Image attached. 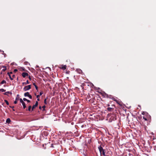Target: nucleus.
<instances>
[{
    "instance_id": "1",
    "label": "nucleus",
    "mask_w": 156,
    "mask_h": 156,
    "mask_svg": "<svg viewBox=\"0 0 156 156\" xmlns=\"http://www.w3.org/2000/svg\"><path fill=\"white\" fill-rule=\"evenodd\" d=\"M98 148L100 152L101 156H102L101 154H102L103 155H105V150L101 146H99L98 147Z\"/></svg>"
},
{
    "instance_id": "2",
    "label": "nucleus",
    "mask_w": 156,
    "mask_h": 156,
    "mask_svg": "<svg viewBox=\"0 0 156 156\" xmlns=\"http://www.w3.org/2000/svg\"><path fill=\"white\" fill-rule=\"evenodd\" d=\"M31 88V85H28L27 86H25L23 88V90L24 91H26L29 90Z\"/></svg>"
},
{
    "instance_id": "3",
    "label": "nucleus",
    "mask_w": 156,
    "mask_h": 156,
    "mask_svg": "<svg viewBox=\"0 0 156 156\" xmlns=\"http://www.w3.org/2000/svg\"><path fill=\"white\" fill-rule=\"evenodd\" d=\"M19 100L20 102L22 104L23 106V108L25 109V108H26V105L25 103L23 101V100H22V98H20L19 99Z\"/></svg>"
},
{
    "instance_id": "4",
    "label": "nucleus",
    "mask_w": 156,
    "mask_h": 156,
    "mask_svg": "<svg viewBox=\"0 0 156 156\" xmlns=\"http://www.w3.org/2000/svg\"><path fill=\"white\" fill-rule=\"evenodd\" d=\"M117 117L116 115L115 114H112L111 116L110 119L114 121L116 119Z\"/></svg>"
},
{
    "instance_id": "5",
    "label": "nucleus",
    "mask_w": 156,
    "mask_h": 156,
    "mask_svg": "<svg viewBox=\"0 0 156 156\" xmlns=\"http://www.w3.org/2000/svg\"><path fill=\"white\" fill-rule=\"evenodd\" d=\"M24 96L25 97H28L30 99H32V97L31 95L29 94V93L28 92H27L24 93Z\"/></svg>"
},
{
    "instance_id": "6",
    "label": "nucleus",
    "mask_w": 156,
    "mask_h": 156,
    "mask_svg": "<svg viewBox=\"0 0 156 156\" xmlns=\"http://www.w3.org/2000/svg\"><path fill=\"white\" fill-rule=\"evenodd\" d=\"M38 101H36L35 104L34 105H33L32 107V110H31L32 111H33L34 110V109L35 108L38 106Z\"/></svg>"
},
{
    "instance_id": "7",
    "label": "nucleus",
    "mask_w": 156,
    "mask_h": 156,
    "mask_svg": "<svg viewBox=\"0 0 156 156\" xmlns=\"http://www.w3.org/2000/svg\"><path fill=\"white\" fill-rule=\"evenodd\" d=\"M22 76L24 78L26 76H28V74L26 73H22Z\"/></svg>"
},
{
    "instance_id": "8",
    "label": "nucleus",
    "mask_w": 156,
    "mask_h": 156,
    "mask_svg": "<svg viewBox=\"0 0 156 156\" xmlns=\"http://www.w3.org/2000/svg\"><path fill=\"white\" fill-rule=\"evenodd\" d=\"M107 109L108 111L109 112H112L114 108H113L109 107L107 108Z\"/></svg>"
},
{
    "instance_id": "9",
    "label": "nucleus",
    "mask_w": 156,
    "mask_h": 156,
    "mask_svg": "<svg viewBox=\"0 0 156 156\" xmlns=\"http://www.w3.org/2000/svg\"><path fill=\"white\" fill-rule=\"evenodd\" d=\"M0 52H1L2 54L4 55V58L6 57V55L5 53H4V51H3L0 50Z\"/></svg>"
},
{
    "instance_id": "10",
    "label": "nucleus",
    "mask_w": 156,
    "mask_h": 156,
    "mask_svg": "<svg viewBox=\"0 0 156 156\" xmlns=\"http://www.w3.org/2000/svg\"><path fill=\"white\" fill-rule=\"evenodd\" d=\"M12 94V93L11 92H10L9 91H7L6 92H5V93H3L5 95H6L8 96V94Z\"/></svg>"
},
{
    "instance_id": "11",
    "label": "nucleus",
    "mask_w": 156,
    "mask_h": 156,
    "mask_svg": "<svg viewBox=\"0 0 156 156\" xmlns=\"http://www.w3.org/2000/svg\"><path fill=\"white\" fill-rule=\"evenodd\" d=\"M66 66L65 65L64 66L63 65H61V68L62 69H66Z\"/></svg>"
},
{
    "instance_id": "12",
    "label": "nucleus",
    "mask_w": 156,
    "mask_h": 156,
    "mask_svg": "<svg viewBox=\"0 0 156 156\" xmlns=\"http://www.w3.org/2000/svg\"><path fill=\"white\" fill-rule=\"evenodd\" d=\"M76 71L79 74H81L82 73V71L80 69H77Z\"/></svg>"
},
{
    "instance_id": "13",
    "label": "nucleus",
    "mask_w": 156,
    "mask_h": 156,
    "mask_svg": "<svg viewBox=\"0 0 156 156\" xmlns=\"http://www.w3.org/2000/svg\"><path fill=\"white\" fill-rule=\"evenodd\" d=\"M29 83L28 80H27L26 82H23V83H22V84H23V85H27V84H29Z\"/></svg>"
},
{
    "instance_id": "14",
    "label": "nucleus",
    "mask_w": 156,
    "mask_h": 156,
    "mask_svg": "<svg viewBox=\"0 0 156 156\" xmlns=\"http://www.w3.org/2000/svg\"><path fill=\"white\" fill-rule=\"evenodd\" d=\"M11 122V120L9 118H8L6 120L7 123H9Z\"/></svg>"
},
{
    "instance_id": "15",
    "label": "nucleus",
    "mask_w": 156,
    "mask_h": 156,
    "mask_svg": "<svg viewBox=\"0 0 156 156\" xmlns=\"http://www.w3.org/2000/svg\"><path fill=\"white\" fill-rule=\"evenodd\" d=\"M7 74H8V75L10 80H13V78L11 77V75L10 74V73H8Z\"/></svg>"
},
{
    "instance_id": "16",
    "label": "nucleus",
    "mask_w": 156,
    "mask_h": 156,
    "mask_svg": "<svg viewBox=\"0 0 156 156\" xmlns=\"http://www.w3.org/2000/svg\"><path fill=\"white\" fill-rule=\"evenodd\" d=\"M112 100H113L114 101H115L118 104H119L120 105V104L119 103V101H117V100H116L115 98H112Z\"/></svg>"
},
{
    "instance_id": "17",
    "label": "nucleus",
    "mask_w": 156,
    "mask_h": 156,
    "mask_svg": "<svg viewBox=\"0 0 156 156\" xmlns=\"http://www.w3.org/2000/svg\"><path fill=\"white\" fill-rule=\"evenodd\" d=\"M6 82L5 80H3L1 83V84H3L4 83H6Z\"/></svg>"
},
{
    "instance_id": "18",
    "label": "nucleus",
    "mask_w": 156,
    "mask_h": 156,
    "mask_svg": "<svg viewBox=\"0 0 156 156\" xmlns=\"http://www.w3.org/2000/svg\"><path fill=\"white\" fill-rule=\"evenodd\" d=\"M31 105H30L29 107H28V110L29 111H31Z\"/></svg>"
},
{
    "instance_id": "19",
    "label": "nucleus",
    "mask_w": 156,
    "mask_h": 156,
    "mask_svg": "<svg viewBox=\"0 0 156 156\" xmlns=\"http://www.w3.org/2000/svg\"><path fill=\"white\" fill-rule=\"evenodd\" d=\"M5 90L4 89L2 88L0 89V91H1L2 92H5Z\"/></svg>"
},
{
    "instance_id": "20",
    "label": "nucleus",
    "mask_w": 156,
    "mask_h": 156,
    "mask_svg": "<svg viewBox=\"0 0 156 156\" xmlns=\"http://www.w3.org/2000/svg\"><path fill=\"white\" fill-rule=\"evenodd\" d=\"M4 101L7 105H9V103L7 100H5Z\"/></svg>"
},
{
    "instance_id": "21",
    "label": "nucleus",
    "mask_w": 156,
    "mask_h": 156,
    "mask_svg": "<svg viewBox=\"0 0 156 156\" xmlns=\"http://www.w3.org/2000/svg\"><path fill=\"white\" fill-rule=\"evenodd\" d=\"M46 107V106L45 105L43 106L42 107V108H43V111H44L45 110V108Z\"/></svg>"
},
{
    "instance_id": "22",
    "label": "nucleus",
    "mask_w": 156,
    "mask_h": 156,
    "mask_svg": "<svg viewBox=\"0 0 156 156\" xmlns=\"http://www.w3.org/2000/svg\"><path fill=\"white\" fill-rule=\"evenodd\" d=\"M143 119L145 120V121H147V118L145 117V116H143Z\"/></svg>"
},
{
    "instance_id": "23",
    "label": "nucleus",
    "mask_w": 156,
    "mask_h": 156,
    "mask_svg": "<svg viewBox=\"0 0 156 156\" xmlns=\"http://www.w3.org/2000/svg\"><path fill=\"white\" fill-rule=\"evenodd\" d=\"M29 63L28 62H24V64H25V65H27V64H28Z\"/></svg>"
},
{
    "instance_id": "24",
    "label": "nucleus",
    "mask_w": 156,
    "mask_h": 156,
    "mask_svg": "<svg viewBox=\"0 0 156 156\" xmlns=\"http://www.w3.org/2000/svg\"><path fill=\"white\" fill-rule=\"evenodd\" d=\"M6 69H6V68H5V69H3L2 70V71L4 72V71H5L6 70Z\"/></svg>"
},
{
    "instance_id": "25",
    "label": "nucleus",
    "mask_w": 156,
    "mask_h": 156,
    "mask_svg": "<svg viewBox=\"0 0 156 156\" xmlns=\"http://www.w3.org/2000/svg\"><path fill=\"white\" fill-rule=\"evenodd\" d=\"M85 86V84L84 83H83L82 84L81 86L83 87Z\"/></svg>"
},
{
    "instance_id": "26",
    "label": "nucleus",
    "mask_w": 156,
    "mask_h": 156,
    "mask_svg": "<svg viewBox=\"0 0 156 156\" xmlns=\"http://www.w3.org/2000/svg\"><path fill=\"white\" fill-rule=\"evenodd\" d=\"M43 92L41 91L40 92V94L39 95H40V96H41L43 94Z\"/></svg>"
},
{
    "instance_id": "27",
    "label": "nucleus",
    "mask_w": 156,
    "mask_h": 156,
    "mask_svg": "<svg viewBox=\"0 0 156 156\" xmlns=\"http://www.w3.org/2000/svg\"><path fill=\"white\" fill-rule=\"evenodd\" d=\"M44 103L45 104H47V102H46V99H45L44 100Z\"/></svg>"
},
{
    "instance_id": "28",
    "label": "nucleus",
    "mask_w": 156,
    "mask_h": 156,
    "mask_svg": "<svg viewBox=\"0 0 156 156\" xmlns=\"http://www.w3.org/2000/svg\"><path fill=\"white\" fill-rule=\"evenodd\" d=\"M35 88L36 89V90H38V87H37V85H36V86H35Z\"/></svg>"
},
{
    "instance_id": "29",
    "label": "nucleus",
    "mask_w": 156,
    "mask_h": 156,
    "mask_svg": "<svg viewBox=\"0 0 156 156\" xmlns=\"http://www.w3.org/2000/svg\"><path fill=\"white\" fill-rule=\"evenodd\" d=\"M23 100L24 101H27V99L26 98H23Z\"/></svg>"
},
{
    "instance_id": "30",
    "label": "nucleus",
    "mask_w": 156,
    "mask_h": 156,
    "mask_svg": "<svg viewBox=\"0 0 156 156\" xmlns=\"http://www.w3.org/2000/svg\"><path fill=\"white\" fill-rule=\"evenodd\" d=\"M40 96L39 95H37V98H39L40 97Z\"/></svg>"
},
{
    "instance_id": "31",
    "label": "nucleus",
    "mask_w": 156,
    "mask_h": 156,
    "mask_svg": "<svg viewBox=\"0 0 156 156\" xmlns=\"http://www.w3.org/2000/svg\"><path fill=\"white\" fill-rule=\"evenodd\" d=\"M16 77V76L15 75H13L12 76V78H14Z\"/></svg>"
},
{
    "instance_id": "32",
    "label": "nucleus",
    "mask_w": 156,
    "mask_h": 156,
    "mask_svg": "<svg viewBox=\"0 0 156 156\" xmlns=\"http://www.w3.org/2000/svg\"><path fill=\"white\" fill-rule=\"evenodd\" d=\"M19 99V98H17V97H16V100L17 101V100H18Z\"/></svg>"
},
{
    "instance_id": "33",
    "label": "nucleus",
    "mask_w": 156,
    "mask_h": 156,
    "mask_svg": "<svg viewBox=\"0 0 156 156\" xmlns=\"http://www.w3.org/2000/svg\"><path fill=\"white\" fill-rule=\"evenodd\" d=\"M14 103L15 104H17V101H16V100H15V101H14Z\"/></svg>"
},
{
    "instance_id": "34",
    "label": "nucleus",
    "mask_w": 156,
    "mask_h": 156,
    "mask_svg": "<svg viewBox=\"0 0 156 156\" xmlns=\"http://www.w3.org/2000/svg\"><path fill=\"white\" fill-rule=\"evenodd\" d=\"M18 71L17 69H15L14 70V71L15 72H17Z\"/></svg>"
},
{
    "instance_id": "35",
    "label": "nucleus",
    "mask_w": 156,
    "mask_h": 156,
    "mask_svg": "<svg viewBox=\"0 0 156 156\" xmlns=\"http://www.w3.org/2000/svg\"><path fill=\"white\" fill-rule=\"evenodd\" d=\"M33 85L35 87V86H36L35 83H33Z\"/></svg>"
},
{
    "instance_id": "36",
    "label": "nucleus",
    "mask_w": 156,
    "mask_h": 156,
    "mask_svg": "<svg viewBox=\"0 0 156 156\" xmlns=\"http://www.w3.org/2000/svg\"><path fill=\"white\" fill-rule=\"evenodd\" d=\"M27 101L28 102V103H29V102H30V100H27Z\"/></svg>"
},
{
    "instance_id": "37",
    "label": "nucleus",
    "mask_w": 156,
    "mask_h": 156,
    "mask_svg": "<svg viewBox=\"0 0 156 156\" xmlns=\"http://www.w3.org/2000/svg\"><path fill=\"white\" fill-rule=\"evenodd\" d=\"M9 107H10V108H13L14 107V106H9Z\"/></svg>"
},
{
    "instance_id": "38",
    "label": "nucleus",
    "mask_w": 156,
    "mask_h": 156,
    "mask_svg": "<svg viewBox=\"0 0 156 156\" xmlns=\"http://www.w3.org/2000/svg\"><path fill=\"white\" fill-rule=\"evenodd\" d=\"M2 67L3 68H6V66H2Z\"/></svg>"
},
{
    "instance_id": "39",
    "label": "nucleus",
    "mask_w": 156,
    "mask_h": 156,
    "mask_svg": "<svg viewBox=\"0 0 156 156\" xmlns=\"http://www.w3.org/2000/svg\"><path fill=\"white\" fill-rule=\"evenodd\" d=\"M41 108H42L41 107V106H39V108L40 109H41Z\"/></svg>"
},
{
    "instance_id": "40",
    "label": "nucleus",
    "mask_w": 156,
    "mask_h": 156,
    "mask_svg": "<svg viewBox=\"0 0 156 156\" xmlns=\"http://www.w3.org/2000/svg\"><path fill=\"white\" fill-rule=\"evenodd\" d=\"M10 73V75L11 74H12V72H10V73Z\"/></svg>"
},
{
    "instance_id": "41",
    "label": "nucleus",
    "mask_w": 156,
    "mask_h": 156,
    "mask_svg": "<svg viewBox=\"0 0 156 156\" xmlns=\"http://www.w3.org/2000/svg\"><path fill=\"white\" fill-rule=\"evenodd\" d=\"M29 78L30 80H31V78H30V76H29Z\"/></svg>"
},
{
    "instance_id": "42",
    "label": "nucleus",
    "mask_w": 156,
    "mask_h": 156,
    "mask_svg": "<svg viewBox=\"0 0 156 156\" xmlns=\"http://www.w3.org/2000/svg\"><path fill=\"white\" fill-rule=\"evenodd\" d=\"M37 100L38 101H40V99L39 98H37Z\"/></svg>"
},
{
    "instance_id": "43",
    "label": "nucleus",
    "mask_w": 156,
    "mask_h": 156,
    "mask_svg": "<svg viewBox=\"0 0 156 156\" xmlns=\"http://www.w3.org/2000/svg\"><path fill=\"white\" fill-rule=\"evenodd\" d=\"M142 115H144V112H143L142 113Z\"/></svg>"
},
{
    "instance_id": "44",
    "label": "nucleus",
    "mask_w": 156,
    "mask_h": 156,
    "mask_svg": "<svg viewBox=\"0 0 156 156\" xmlns=\"http://www.w3.org/2000/svg\"><path fill=\"white\" fill-rule=\"evenodd\" d=\"M103 155V156H108L107 155V154H106V155L105 154V155Z\"/></svg>"
},
{
    "instance_id": "45",
    "label": "nucleus",
    "mask_w": 156,
    "mask_h": 156,
    "mask_svg": "<svg viewBox=\"0 0 156 156\" xmlns=\"http://www.w3.org/2000/svg\"><path fill=\"white\" fill-rule=\"evenodd\" d=\"M51 147H53V144H51Z\"/></svg>"
},
{
    "instance_id": "46",
    "label": "nucleus",
    "mask_w": 156,
    "mask_h": 156,
    "mask_svg": "<svg viewBox=\"0 0 156 156\" xmlns=\"http://www.w3.org/2000/svg\"><path fill=\"white\" fill-rule=\"evenodd\" d=\"M13 111H15V109H13Z\"/></svg>"
},
{
    "instance_id": "47",
    "label": "nucleus",
    "mask_w": 156,
    "mask_h": 156,
    "mask_svg": "<svg viewBox=\"0 0 156 156\" xmlns=\"http://www.w3.org/2000/svg\"><path fill=\"white\" fill-rule=\"evenodd\" d=\"M1 73V74H2V72H1V73Z\"/></svg>"
},
{
    "instance_id": "48",
    "label": "nucleus",
    "mask_w": 156,
    "mask_h": 156,
    "mask_svg": "<svg viewBox=\"0 0 156 156\" xmlns=\"http://www.w3.org/2000/svg\"><path fill=\"white\" fill-rule=\"evenodd\" d=\"M86 83H88V82H86Z\"/></svg>"
}]
</instances>
